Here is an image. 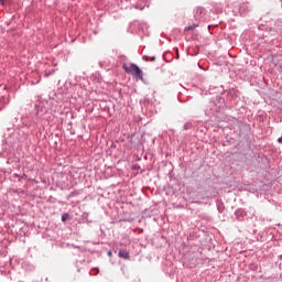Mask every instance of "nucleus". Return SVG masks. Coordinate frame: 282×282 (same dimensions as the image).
Listing matches in <instances>:
<instances>
[{"instance_id":"nucleus-2","label":"nucleus","mask_w":282,"mask_h":282,"mask_svg":"<svg viewBox=\"0 0 282 282\" xmlns=\"http://www.w3.org/2000/svg\"><path fill=\"white\" fill-rule=\"evenodd\" d=\"M119 257H121V259H128L129 258V252H127V251H119Z\"/></svg>"},{"instance_id":"nucleus-3","label":"nucleus","mask_w":282,"mask_h":282,"mask_svg":"<svg viewBox=\"0 0 282 282\" xmlns=\"http://www.w3.org/2000/svg\"><path fill=\"white\" fill-rule=\"evenodd\" d=\"M67 214H64L63 216H62V221H65L66 219H67Z\"/></svg>"},{"instance_id":"nucleus-5","label":"nucleus","mask_w":282,"mask_h":282,"mask_svg":"<svg viewBox=\"0 0 282 282\" xmlns=\"http://www.w3.org/2000/svg\"><path fill=\"white\" fill-rule=\"evenodd\" d=\"M108 257H111V251H108Z\"/></svg>"},{"instance_id":"nucleus-1","label":"nucleus","mask_w":282,"mask_h":282,"mask_svg":"<svg viewBox=\"0 0 282 282\" xmlns=\"http://www.w3.org/2000/svg\"><path fill=\"white\" fill-rule=\"evenodd\" d=\"M124 69L128 72V74H132L133 76H140V74H142V70H140V67H138L135 64L124 66Z\"/></svg>"},{"instance_id":"nucleus-4","label":"nucleus","mask_w":282,"mask_h":282,"mask_svg":"<svg viewBox=\"0 0 282 282\" xmlns=\"http://www.w3.org/2000/svg\"><path fill=\"white\" fill-rule=\"evenodd\" d=\"M195 26H188L187 30H193Z\"/></svg>"}]
</instances>
